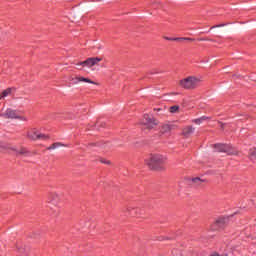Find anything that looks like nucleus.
Returning <instances> with one entry per match:
<instances>
[{
    "mask_svg": "<svg viewBox=\"0 0 256 256\" xmlns=\"http://www.w3.org/2000/svg\"><path fill=\"white\" fill-rule=\"evenodd\" d=\"M58 147H65L64 144H61V142H55L52 145H50L47 150L48 151H53V149H57Z\"/></svg>",
    "mask_w": 256,
    "mask_h": 256,
    "instance_id": "a211bd4d",
    "label": "nucleus"
},
{
    "mask_svg": "<svg viewBox=\"0 0 256 256\" xmlns=\"http://www.w3.org/2000/svg\"><path fill=\"white\" fill-rule=\"evenodd\" d=\"M214 149L218 153H227V155H235V149L228 144H215Z\"/></svg>",
    "mask_w": 256,
    "mask_h": 256,
    "instance_id": "1a4fd4ad",
    "label": "nucleus"
},
{
    "mask_svg": "<svg viewBox=\"0 0 256 256\" xmlns=\"http://www.w3.org/2000/svg\"><path fill=\"white\" fill-rule=\"evenodd\" d=\"M172 41H178V43H185V41H195V38H189V37H177L172 39Z\"/></svg>",
    "mask_w": 256,
    "mask_h": 256,
    "instance_id": "f3484780",
    "label": "nucleus"
},
{
    "mask_svg": "<svg viewBox=\"0 0 256 256\" xmlns=\"http://www.w3.org/2000/svg\"><path fill=\"white\" fill-rule=\"evenodd\" d=\"M169 159L167 156L159 153H150L144 159V165L150 171H166Z\"/></svg>",
    "mask_w": 256,
    "mask_h": 256,
    "instance_id": "f257e3e1",
    "label": "nucleus"
},
{
    "mask_svg": "<svg viewBox=\"0 0 256 256\" xmlns=\"http://www.w3.org/2000/svg\"><path fill=\"white\" fill-rule=\"evenodd\" d=\"M30 153L31 152H29V149L24 147L17 148L13 146V144L10 149V155H16V157H27L28 155H30Z\"/></svg>",
    "mask_w": 256,
    "mask_h": 256,
    "instance_id": "9d476101",
    "label": "nucleus"
},
{
    "mask_svg": "<svg viewBox=\"0 0 256 256\" xmlns=\"http://www.w3.org/2000/svg\"><path fill=\"white\" fill-rule=\"evenodd\" d=\"M48 203L53 213H59V209H61V205H63V198H61L57 192H51L48 195Z\"/></svg>",
    "mask_w": 256,
    "mask_h": 256,
    "instance_id": "7ed1b4c3",
    "label": "nucleus"
},
{
    "mask_svg": "<svg viewBox=\"0 0 256 256\" xmlns=\"http://www.w3.org/2000/svg\"><path fill=\"white\" fill-rule=\"evenodd\" d=\"M140 125L144 127V129H155L157 125H159V120L149 114H144L143 118L140 120Z\"/></svg>",
    "mask_w": 256,
    "mask_h": 256,
    "instance_id": "39448f33",
    "label": "nucleus"
},
{
    "mask_svg": "<svg viewBox=\"0 0 256 256\" xmlns=\"http://www.w3.org/2000/svg\"><path fill=\"white\" fill-rule=\"evenodd\" d=\"M101 61H103V58L101 57H90L84 61L78 62L76 65L78 67H81L82 69H84V67H87L88 69H93V67L99 65Z\"/></svg>",
    "mask_w": 256,
    "mask_h": 256,
    "instance_id": "423d86ee",
    "label": "nucleus"
},
{
    "mask_svg": "<svg viewBox=\"0 0 256 256\" xmlns=\"http://www.w3.org/2000/svg\"><path fill=\"white\" fill-rule=\"evenodd\" d=\"M1 115L4 117V119H22V121H27V119L21 116L17 110H13L11 108L7 109Z\"/></svg>",
    "mask_w": 256,
    "mask_h": 256,
    "instance_id": "6e6552de",
    "label": "nucleus"
},
{
    "mask_svg": "<svg viewBox=\"0 0 256 256\" xmlns=\"http://www.w3.org/2000/svg\"><path fill=\"white\" fill-rule=\"evenodd\" d=\"M225 227V220L224 219H218L210 226V231H221Z\"/></svg>",
    "mask_w": 256,
    "mask_h": 256,
    "instance_id": "f8f14e48",
    "label": "nucleus"
},
{
    "mask_svg": "<svg viewBox=\"0 0 256 256\" xmlns=\"http://www.w3.org/2000/svg\"><path fill=\"white\" fill-rule=\"evenodd\" d=\"M12 145L13 144L0 141V153H9V154H11Z\"/></svg>",
    "mask_w": 256,
    "mask_h": 256,
    "instance_id": "2eb2a0df",
    "label": "nucleus"
},
{
    "mask_svg": "<svg viewBox=\"0 0 256 256\" xmlns=\"http://www.w3.org/2000/svg\"><path fill=\"white\" fill-rule=\"evenodd\" d=\"M163 131H172V129H175L174 125L171 124H165L162 126Z\"/></svg>",
    "mask_w": 256,
    "mask_h": 256,
    "instance_id": "aec40b11",
    "label": "nucleus"
},
{
    "mask_svg": "<svg viewBox=\"0 0 256 256\" xmlns=\"http://www.w3.org/2000/svg\"><path fill=\"white\" fill-rule=\"evenodd\" d=\"M205 183H207V180L201 179L199 177L190 179V185H192V187H203V185H205Z\"/></svg>",
    "mask_w": 256,
    "mask_h": 256,
    "instance_id": "ddd939ff",
    "label": "nucleus"
},
{
    "mask_svg": "<svg viewBox=\"0 0 256 256\" xmlns=\"http://www.w3.org/2000/svg\"><path fill=\"white\" fill-rule=\"evenodd\" d=\"M164 39H166V41H173L171 39H175V38H171V37H164Z\"/></svg>",
    "mask_w": 256,
    "mask_h": 256,
    "instance_id": "bb28decb",
    "label": "nucleus"
},
{
    "mask_svg": "<svg viewBox=\"0 0 256 256\" xmlns=\"http://www.w3.org/2000/svg\"><path fill=\"white\" fill-rule=\"evenodd\" d=\"M250 159H256V148H253L250 150V154H249Z\"/></svg>",
    "mask_w": 256,
    "mask_h": 256,
    "instance_id": "5701e85b",
    "label": "nucleus"
},
{
    "mask_svg": "<svg viewBox=\"0 0 256 256\" xmlns=\"http://www.w3.org/2000/svg\"><path fill=\"white\" fill-rule=\"evenodd\" d=\"M199 83H201V78L197 76H188L178 81V85L182 89H186L188 91H193L199 87Z\"/></svg>",
    "mask_w": 256,
    "mask_h": 256,
    "instance_id": "f03ea898",
    "label": "nucleus"
},
{
    "mask_svg": "<svg viewBox=\"0 0 256 256\" xmlns=\"http://www.w3.org/2000/svg\"><path fill=\"white\" fill-rule=\"evenodd\" d=\"M198 41H211L209 38H199Z\"/></svg>",
    "mask_w": 256,
    "mask_h": 256,
    "instance_id": "b1692460",
    "label": "nucleus"
},
{
    "mask_svg": "<svg viewBox=\"0 0 256 256\" xmlns=\"http://www.w3.org/2000/svg\"><path fill=\"white\" fill-rule=\"evenodd\" d=\"M194 131H195V128L192 125H187L182 128L180 135L185 139H189V137L193 135Z\"/></svg>",
    "mask_w": 256,
    "mask_h": 256,
    "instance_id": "9b49d317",
    "label": "nucleus"
},
{
    "mask_svg": "<svg viewBox=\"0 0 256 256\" xmlns=\"http://www.w3.org/2000/svg\"><path fill=\"white\" fill-rule=\"evenodd\" d=\"M72 80H74L75 82V84H77V83H90L91 85H98L97 84V82H95V81H92L91 79H89V78H85V77H83V76H76L74 79H72Z\"/></svg>",
    "mask_w": 256,
    "mask_h": 256,
    "instance_id": "4468645a",
    "label": "nucleus"
},
{
    "mask_svg": "<svg viewBox=\"0 0 256 256\" xmlns=\"http://www.w3.org/2000/svg\"><path fill=\"white\" fill-rule=\"evenodd\" d=\"M11 95V88H7L0 94V99H5V97Z\"/></svg>",
    "mask_w": 256,
    "mask_h": 256,
    "instance_id": "6ab92c4d",
    "label": "nucleus"
},
{
    "mask_svg": "<svg viewBox=\"0 0 256 256\" xmlns=\"http://www.w3.org/2000/svg\"><path fill=\"white\" fill-rule=\"evenodd\" d=\"M154 111H156V113H159V111H163L162 108H154Z\"/></svg>",
    "mask_w": 256,
    "mask_h": 256,
    "instance_id": "a878e982",
    "label": "nucleus"
},
{
    "mask_svg": "<svg viewBox=\"0 0 256 256\" xmlns=\"http://www.w3.org/2000/svg\"><path fill=\"white\" fill-rule=\"evenodd\" d=\"M100 163H103L104 165H113V162H111V160L107 159V158H100Z\"/></svg>",
    "mask_w": 256,
    "mask_h": 256,
    "instance_id": "412c9836",
    "label": "nucleus"
},
{
    "mask_svg": "<svg viewBox=\"0 0 256 256\" xmlns=\"http://www.w3.org/2000/svg\"><path fill=\"white\" fill-rule=\"evenodd\" d=\"M125 213L130 217H143V209L135 205H129L125 208Z\"/></svg>",
    "mask_w": 256,
    "mask_h": 256,
    "instance_id": "0eeeda50",
    "label": "nucleus"
},
{
    "mask_svg": "<svg viewBox=\"0 0 256 256\" xmlns=\"http://www.w3.org/2000/svg\"><path fill=\"white\" fill-rule=\"evenodd\" d=\"M203 121H211V118L207 116H202L198 119L192 120V123H195V125H201Z\"/></svg>",
    "mask_w": 256,
    "mask_h": 256,
    "instance_id": "dca6fc26",
    "label": "nucleus"
},
{
    "mask_svg": "<svg viewBox=\"0 0 256 256\" xmlns=\"http://www.w3.org/2000/svg\"><path fill=\"white\" fill-rule=\"evenodd\" d=\"M180 107L175 105L169 108L170 113H179Z\"/></svg>",
    "mask_w": 256,
    "mask_h": 256,
    "instance_id": "4be33fe9",
    "label": "nucleus"
},
{
    "mask_svg": "<svg viewBox=\"0 0 256 256\" xmlns=\"http://www.w3.org/2000/svg\"><path fill=\"white\" fill-rule=\"evenodd\" d=\"M27 139H30V141H47L49 139V135L41 133L39 129L37 128H30L26 132Z\"/></svg>",
    "mask_w": 256,
    "mask_h": 256,
    "instance_id": "20e7f679",
    "label": "nucleus"
},
{
    "mask_svg": "<svg viewBox=\"0 0 256 256\" xmlns=\"http://www.w3.org/2000/svg\"><path fill=\"white\" fill-rule=\"evenodd\" d=\"M215 27H225V24H220V25H217V26H212L211 29H215Z\"/></svg>",
    "mask_w": 256,
    "mask_h": 256,
    "instance_id": "393cba45",
    "label": "nucleus"
}]
</instances>
